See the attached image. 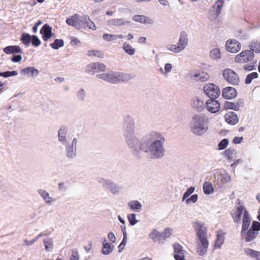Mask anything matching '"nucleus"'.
I'll use <instances>...</instances> for the list:
<instances>
[{
	"label": "nucleus",
	"instance_id": "58836bf2",
	"mask_svg": "<svg viewBox=\"0 0 260 260\" xmlns=\"http://www.w3.org/2000/svg\"><path fill=\"white\" fill-rule=\"evenodd\" d=\"M159 235L160 233L156 229H154L149 235L154 242H159Z\"/></svg>",
	"mask_w": 260,
	"mask_h": 260
},
{
	"label": "nucleus",
	"instance_id": "8fccbe9b",
	"mask_svg": "<svg viewBox=\"0 0 260 260\" xmlns=\"http://www.w3.org/2000/svg\"><path fill=\"white\" fill-rule=\"evenodd\" d=\"M224 237L220 234L217 235V239L215 241V246L217 248H220L221 245L223 243Z\"/></svg>",
	"mask_w": 260,
	"mask_h": 260
},
{
	"label": "nucleus",
	"instance_id": "7ed1b4c3",
	"mask_svg": "<svg viewBox=\"0 0 260 260\" xmlns=\"http://www.w3.org/2000/svg\"><path fill=\"white\" fill-rule=\"evenodd\" d=\"M191 132L196 136L201 137L206 134L209 128V118L206 115L195 114L191 118L189 123Z\"/></svg>",
	"mask_w": 260,
	"mask_h": 260
},
{
	"label": "nucleus",
	"instance_id": "f704fd0d",
	"mask_svg": "<svg viewBox=\"0 0 260 260\" xmlns=\"http://www.w3.org/2000/svg\"><path fill=\"white\" fill-rule=\"evenodd\" d=\"M122 49L126 53L129 55H133L136 52L135 49L133 48L131 45L126 43L123 44Z\"/></svg>",
	"mask_w": 260,
	"mask_h": 260
},
{
	"label": "nucleus",
	"instance_id": "f03ea898",
	"mask_svg": "<svg viewBox=\"0 0 260 260\" xmlns=\"http://www.w3.org/2000/svg\"><path fill=\"white\" fill-rule=\"evenodd\" d=\"M122 128L123 137L127 147L134 156L137 158L140 157V140L135 132V122L131 115H127L124 116Z\"/></svg>",
	"mask_w": 260,
	"mask_h": 260
},
{
	"label": "nucleus",
	"instance_id": "09e8293b",
	"mask_svg": "<svg viewBox=\"0 0 260 260\" xmlns=\"http://www.w3.org/2000/svg\"><path fill=\"white\" fill-rule=\"evenodd\" d=\"M229 143V140L226 138L222 139L218 144V149L222 150L224 149L228 145Z\"/></svg>",
	"mask_w": 260,
	"mask_h": 260
},
{
	"label": "nucleus",
	"instance_id": "6ab92c4d",
	"mask_svg": "<svg viewBox=\"0 0 260 260\" xmlns=\"http://www.w3.org/2000/svg\"><path fill=\"white\" fill-rule=\"evenodd\" d=\"M250 218L249 216V214L247 210L244 211V214L242 219V226L241 232V235H243L245 234V232L248 230L250 224Z\"/></svg>",
	"mask_w": 260,
	"mask_h": 260
},
{
	"label": "nucleus",
	"instance_id": "6e6552de",
	"mask_svg": "<svg viewBox=\"0 0 260 260\" xmlns=\"http://www.w3.org/2000/svg\"><path fill=\"white\" fill-rule=\"evenodd\" d=\"M222 75L224 79L232 85H238L240 81L238 75L232 69H224L223 71Z\"/></svg>",
	"mask_w": 260,
	"mask_h": 260
},
{
	"label": "nucleus",
	"instance_id": "774afa93",
	"mask_svg": "<svg viewBox=\"0 0 260 260\" xmlns=\"http://www.w3.org/2000/svg\"><path fill=\"white\" fill-rule=\"evenodd\" d=\"M22 59V56L20 54H14L13 55L11 60L14 62H18Z\"/></svg>",
	"mask_w": 260,
	"mask_h": 260
},
{
	"label": "nucleus",
	"instance_id": "de8ad7c7",
	"mask_svg": "<svg viewBox=\"0 0 260 260\" xmlns=\"http://www.w3.org/2000/svg\"><path fill=\"white\" fill-rule=\"evenodd\" d=\"M76 96L79 101L83 102L86 96V91L82 88L80 89L77 91Z\"/></svg>",
	"mask_w": 260,
	"mask_h": 260
},
{
	"label": "nucleus",
	"instance_id": "dca6fc26",
	"mask_svg": "<svg viewBox=\"0 0 260 260\" xmlns=\"http://www.w3.org/2000/svg\"><path fill=\"white\" fill-rule=\"evenodd\" d=\"M40 34L44 41H47L50 38L54 36L52 32V27L48 24H44L40 30Z\"/></svg>",
	"mask_w": 260,
	"mask_h": 260
},
{
	"label": "nucleus",
	"instance_id": "1a4fd4ad",
	"mask_svg": "<svg viewBox=\"0 0 260 260\" xmlns=\"http://www.w3.org/2000/svg\"><path fill=\"white\" fill-rule=\"evenodd\" d=\"M253 58V52L249 50H246L237 55L235 58V60L237 62L245 63L252 60Z\"/></svg>",
	"mask_w": 260,
	"mask_h": 260
},
{
	"label": "nucleus",
	"instance_id": "864d4df0",
	"mask_svg": "<svg viewBox=\"0 0 260 260\" xmlns=\"http://www.w3.org/2000/svg\"><path fill=\"white\" fill-rule=\"evenodd\" d=\"M167 48L169 50L176 53H179L181 51V49L179 48L178 45L174 44L167 45Z\"/></svg>",
	"mask_w": 260,
	"mask_h": 260
},
{
	"label": "nucleus",
	"instance_id": "412c9836",
	"mask_svg": "<svg viewBox=\"0 0 260 260\" xmlns=\"http://www.w3.org/2000/svg\"><path fill=\"white\" fill-rule=\"evenodd\" d=\"M39 194L42 198L45 203L50 205L52 203L56 201V199L49 196V194L47 191L43 189H39L37 190Z\"/></svg>",
	"mask_w": 260,
	"mask_h": 260
},
{
	"label": "nucleus",
	"instance_id": "20e7f679",
	"mask_svg": "<svg viewBox=\"0 0 260 260\" xmlns=\"http://www.w3.org/2000/svg\"><path fill=\"white\" fill-rule=\"evenodd\" d=\"M193 228L199 239L197 252L200 255H204L208 247V241L207 238V229L204 226V223L200 221L193 222Z\"/></svg>",
	"mask_w": 260,
	"mask_h": 260
},
{
	"label": "nucleus",
	"instance_id": "5fc2aeb1",
	"mask_svg": "<svg viewBox=\"0 0 260 260\" xmlns=\"http://www.w3.org/2000/svg\"><path fill=\"white\" fill-rule=\"evenodd\" d=\"M235 151V150L234 148L230 147L224 151V153L229 159H232L233 158V155Z\"/></svg>",
	"mask_w": 260,
	"mask_h": 260
},
{
	"label": "nucleus",
	"instance_id": "bf43d9fd",
	"mask_svg": "<svg viewBox=\"0 0 260 260\" xmlns=\"http://www.w3.org/2000/svg\"><path fill=\"white\" fill-rule=\"evenodd\" d=\"M198 196L197 194H194L191 196L189 198H188L186 200V203L187 204H189L190 203H195L198 201Z\"/></svg>",
	"mask_w": 260,
	"mask_h": 260
},
{
	"label": "nucleus",
	"instance_id": "e2e57ef3",
	"mask_svg": "<svg viewBox=\"0 0 260 260\" xmlns=\"http://www.w3.org/2000/svg\"><path fill=\"white\" fill-rule=\"evenodd\" d=\"M79 258V256L78 250L76 249H73L70 257L71 260H78Z\"/></svg>",
	"mask_w": 260,
	"mask_h": 260
},
{
	"label": "nucleus",
	"instance_id": "6e6d98bb",
	"mask_svg": "<svg viewBox=\"0 0 260 260\" xmlns=\"http://www.w3.org/2000/svg\"><path fill=\"white\" fill-rule=\"evenodd\" d=\"M58 188L60 192H66L68 189V186L67 182H60L58 183Z\"/></svg>",
	"mask_w": 260,
	"mask_h": 260
},
{
	"label": "nucleus",
	"instance_id": "4c0bfd02",
	"mask_svg": "<svg viewBox=\"0 0 260 260\" xmlns=\"http://www.w3.org/2000/svg\"><path fill=\"white\" fill-rule=\"evenodd\" d=\"M50 47L54 49H58L64 46V41L62 39H55L53 43L50 44Z\"/></svg>",
	"mask_w": 260,
	"mask_h": 260
},
{
	"label": "nucleus",
	"instance_id": "39448f33",
	"mask_svg": "<svg viewBox=\"0 0 260 260\" xmlns=\"http://www.w3.org/2000/svg\"><path fill=\"white\" fill-rule=\"evenodd\" d=\"M88 16H79L76 14L71 17L68 18L66 20V22L68 25L74 26L77 29H86V25L88 20Z\"/></svg>",
	"mask_w": 260,
	"mask_h": 260
},
{
	"label": "nucleus",
	"instance_id": "49530a36",
	"mask_svg": "<svg viewBox=\"0 0 260 260\" xmlns=\"http://www.w3.org/2000/svg\"><path fill=\"white\" fill-rule=\"evenodd\" d=\"M223 106L225 109H232L235 111H238V107L236 106L235 103L226 101Z\"/></svg>",
	"mask_w": 260,
	"mask_h": 260
},
{
	"label": "nucleus",
	"instance_id": "2eb2a0df",
	"mask_svg": "<svg viewBox=\"0 0 260 260\" xmlns=\"http://www.w3.org/2000/svg\"><path fill=\"white\" fill-rule=\"evenodd\" d=\"M241 49V44L236 40H228L226 43V49L230 52L236 53Z\"/></svg>",
	"mask_w": 260,
	"mask_h": 260
},
{
	"label": "nucleus",
	"instance_id": "c03bdc74",
	"mask_svg": "<svg viewBox=\"0 0 260 260\" xmlns=\"http://www.w3.org/2000/svg\"><path fill=\"white\" fill-rule=\"evenodd\" d=\"M210 55L213 59H217L220 58V52L219 49L218 48L212 49L210 51Z\"/></svg>",
	"mask_w": 260,
	"mask_h": 260
},
{
	"label": "nucleus",
	"instance_id": "79ce46f5",
	"mask_svg": "<svg viewBox=\"0 0 260 260\" xmlns=\"http://www.w3.org/2000/svg\"><path fill=\"white\" fill-rule=\"evenodd\" d=\"M87 55L88 56H94L100 58H103L104 56V54L102 52L95 50H90L88 51Z\"/></svg>",
	"mask_w": 260,
	"mask_h": 260
},
{
	"label": "nucleus",
	"instance_id": "473e14b6",
	"mask_svg": "<svg viewBox=\"0 0 260 260\" xmlns=\"http://www.w3.org/2000/svg\"><path fill=\"white\" fill-rule=\"evenodd\" d=\"M194 77L197 81L204 82L209 79V76L207 73L202 72L199 73H196L194 75Z\"/></svg>",
	"mask_w": 260,
	"mask_h": 260
},
{
	"label": "nucleus",
	"instance_id": "0eeeda50",
	"mask_svg": "<svg viewBox=\"0 0 260 260\" xmlns=\"http://www.w3.org/2000/svg\"><path fill=\"white\" fill-rule=\"evenodd\" d=\"M204 91L210 99H216L220 93L219 87L213 83L206 84L204 87Z\"/></svg>",
	"mask_w": 260,
	"mask_h": 260
},
{
	"label": "nucleus",
	"instance_id": "c9c22d12",
	"mask_svg": "<svg viewBox=\"0 0 260 260\" xmlns=\"http://www.w3.org/2000/svg\"><path fill=\"white\" fill-rule=\"evenodd\" d=\"M31 36L29 34L23 33L21 36L20 40L25 46L28 47L31 40Z\"/></svg>",
	"mask_w": 260,
	"mask_h": 260
},
{
	"label": "nucleus",
	"instance_id": "338daca9",
	"mask_svg": "<svg viewBox=\"0 0 260 260\" xmlns=\"http://www.w3.org/2000/svg\"><path fill=\"white\" fill-rule=\"evenodd\" d=\"M174 258L176 260H184V252H180L179 253H175L174 254Z\"/></svg>",
	"mask_w": 260,
	"mask_h": 260
},
{
	"label": "nucleus",
	"instance_id": "c85d7f7f",
	"mask_svg": "<svg viewBox=\"0 0 260 260\" xmlns=\"http://www.w3.org/2000/svg\"><path fill=\"white\" fill-rule=\"evenodd\" d=\"M113 248L114 246L111 243L106 242V239L105 238L103 242L102 253L104 255H108L112 252Z\"/></svg>",
	"mask_w": 260,
	"mask_h": 260
},
{
	"label": "nucleus",
	"instance_id": "393cba45",
	"mask_svg": "<svg viewBox=\"0 0 260 260\" xmlns=\"http://www.w3.org/2000/svg\"><path fill=\"white\" fill-rule=\"evenodd\" d=\"M132 19L136 22L143 24H152L153 23V21L149 17L144 15H136L133 16Z\"/></svg>",
	"mask_w": 260,
	"mask_h": 260
},
{
	"label": "nucleus",
	"instance_id": "a211bd4d",
	"mask_svg": "<svg viewBox=\"0 0 260 260\" xmlns=\"http://www.w3.org/2000/svg\"><path fill=\"white\" fill-rule=\"evenodd\" d=\"M114 72L110 71L108 73H103L96 75V77L106 82L115 84Z\"/></svg>",
	"mask_w": 260,
	"mask_h": 260
},
{
	"label": "nucleus",
	"instance_id": "9d476101",
	"mask_svg": "<svg viewBox=\"0 0 260 260\" xmlns=\"http://www.w3.org/2000/svg\"><path fill=\"white\" fill-rule=\"evenodd\" d=\"M216 99H210L206 102V108L207 110L211 113H216L218 112L220 108L219 102L215 100Z\"/></svg>",
	"mask_w": 260,
	"mask_h": 260
},
{
	"label": "nucleus",
	"instance_id": "ea45409f",
	"mask_svg": "<svg viewBox=\"0 0 260 260\" xmlns=\"http://www.w3.org/2000/svg\"><path fill=\"white\" fill-rule=\"evenodd\" d=\"M43 242L45 249L47 251H51L53 247V240L51 238L44 239Z\"/></svg>",
	"mask_w": 260,
	"mask_h": 260
},
{
	"label": "nucleus",
	"instance_id": "cd10ccee",
	"mask_svg": "<svg viewBox=\"0 0 260 260\" xmlns=\"http://www.w3.org/2000/svg\"><path fill=\"white\" fill-rule=\"evenodd\" d=\"M257 232H254L249 229L243 235H241L242 237H244L245 241L246 242H249L254 239L256 236L258 235Z\"/></svg>",
	"mask_w": 260,
	"mask_h": 260
},
{
	"label": "nucleus",
	"instance_id": "a18cd8bd",
	"mask_svg": "<svg viewBox=\"0 0 260 260\" xmlns=\"http://www.w3.org/2000/svg\"><path fill=\"white\" fill-rule=\"evenodd\" d=\"M18 75V72L16 71L0 72V76L4 78H8L16 76Z\"/></svg>",
	"mask_w": 260,
	"mask_h": 260
},
{
	"label": "nucleus",
	"instance_id": "a19ab883",
	"mask_svg": "<svg viewBox=\"0 0 260 260\" xmlns=\"http://www.w3.org/2000/svg\"><path fill=\"white\" fill-rule=\"evenodd\" d=\"M223 1L222 0H218L215 5L213 6V8H215V15L216 16H218L221 10V8L223 7Z\"/></svg>",
	"mask_w": 260,
	"mask_h": 260
},
{
	"label": "nucleus",
	"instance_id": "b1692460",
	"mask_svg": "<svg viewBox=\"0 0 260 260\" xmlns=\"http://www.w3.org/2000/svg\"><path fill=\"white\" fill-rule=\"evenodd\" d=\"M109 24L115 26L119 27L128 25H129L131 24V21L125 18H114L109 20Z\"/></svg>",
	"mask_w": 260,
	"mask_h": 260
},
{
	"label": "nucleus",
	"instance_id": "ddd939ff",
	"mask_svg": "<svg viewBox=\"0 0 260 260\" xmlns=\"http://www.w3.org/2000/svg\"><path fill=\"white\" fill-rule=\"evenodd\" d=\"M68 131L69 129L67 126L61 125L57 132L58 141L62 145L66 144L69 142L67 137Z\"/></svg>",
	"mask_w": 260,
	"mask_h": 260
},
{
	"label": "nucleus",
	"instance_id": "f257e3e1",
	"mask_svg": "<svg viewBox=\"0 0 260 260\" xmlns=\"http://www.w3.org/2000/svg\"><path fill=\"white\" fill-rule=\"evenodd\" d=\"M164 134L156 131H151L144 135L140 140L141 151L150 154L153 159H160L165 154Z\"/></svg>",
	"mask_w": 260,
	"mask_h": 260
},
{
	"label": "nucleus",
	"instance_id": "603ef678",
	"mask_svg": "<svg viewBox=\"0 0 260 260\" xmlns=\"http://www.w3.org/2000/svg\"><path fill=\"white\" fill-rule=\"evenodd\" d=\"M31 39L30 42L35 47H38L41 43L40 40L36 35H32Z\"/></svg>",
	"mask_w": 260,
	"mask_h": 260
},
{
	"label": "nucleus",
	"instance_id": "4468645a",
	"mask_svg": "<svg viewBox=\"0 0 260 260\" xmlns=\"http://www.w3.org/2000/svg\"><path fill=\"white\" fill-rule=\"evenodd\" d=\"M191 105L192 109L198 112H202L206 107V104L205 105L204 102L199 96L192 99Z\"/></svg>",
	"mask_w": 260,
	"mask_h": 260
},
{
	"label": "nucleus",
	"instance_id": "7c9ffc66",
	"mask_svg": "<svg viewBox=\"0 0 260 260\" xmlns=\"http://www.w3.org/2000/svg\"><path fill=\"white\" fill-rule=\"evenodd\" d=\"M172 230L168 228L165 229L164 231L160 233L159 235V243H163L166 239L170 237L172 234Z\"/></svg>",
	"mask_w": 260,
	"mask_h": 260
},
{
	"label": "nucleus",
	"instance_id": "9b49d317",
	"mask_svg": "<svg viewBox=\"0 0 260 260\" xmlns=\"http://www.w3.org/2000/svg\"><path fill=\"white\" fill-rule=\"evenodd\" d=\"M115 84L119 82H127L132 79L134 75L131 73L114 72Z\"/></svg>",
	"mask_w": 260,
	"mask_h": 260
},
{
	"label": "nucleus",
	"instance_id": "c756f323",
	"mask_svg": "<svg viewBox=\"0 0 260 260\" xmlns=\"http://www.w3.org/2000/svg\"><path fill=\"white\" fill-rule=\"evenodd\" d=\"M127 206L135 212H139L142 209V205L138 201L134 200L127 203Z\"/></svg>",
	"mask_w": 260,
	"mask_h": 260
},
{
	"label": "nucleus",
	"instance_id": "0e129e2a",
	"mask_svg": "<svg viewBox=\"0 0 260 260\" xmlns=\"http://www.w3.org/2000/svg\"><path fill=\"white\" fill-rule=\"evenodd\" d=\"M97 72H104L106 69V66L103 63L96 62Z\"/></svg>",
	"mask_w": 260,
	"mask_h": 260
},
{
	"label": "nucleus",
	"instance_id": "13d9d810",
	"mask_svg": "<svg viewBox=\"0 0 260 260\" xmlns=\"http://www.w3.org/2000/svg\"><path fill=\"white\" fill-rule=\"evenodd\" d=\"M103 39L108 42L112 41L117 40L116 35L105 34L103 35Z\"/></svg>",
	"mask_w": 260,
	"mask_h": 260
},
{
	"label": "nucleus",
	"instance_id": "5701e85b",
	"mask_svg": "<svg viewBox=\"0 0 260 260\" xmlns=\"http://www.w3.org/2000/svg\"><path fill=\"white\" fill-rule=\"evenodd\" d=\"M225 121L229 124L235 125L239 121V118L236 113L229 112L224 115Z\"/></svg>",
	"mask_w": 260,
	"mask_h": 260
},
{
	"label": "nucleus",
	"instance_id": "a878e982",
	"mask_svg": "<svg viewBox=\"0 0 260 260\" xmlns=\"http://www.w3.org/2000/svg\"><path fill=\"white\" fill-rule=\"evenodd\" d=\"M105 188L110 191L113 194L118 193L121 188L118 184L114 183L110 180L109 181L107 182Z\"/></svg>",
	"mask_w": 260,
	"mask_h": 260
},
{
	"label": "nucleus",
	"instance_id": "680f3d73",
	"mask_svg": "<svg viewBox=\"0 0 260 260\" xmlns=\"http://www.w3.org/2000/svg\"><path fill=\"white\" fill-rule=\"evenodd\" d=\"M174 254L179 253L180 252H183L182 246L178 243H175L173 245Z\"/></svg>",
	"mask_w": 260,
	"mask_h": 260
},
{
	"label": "nucleus",
	"instance_id": "37998d69",
	"mask_svg": "<svg viewBox=\"0 0 260 260\" xmlns=\"http://www.w3.org/2000/svg\"><path fill=\"white\" fill-rule=\"evenodd\" d=\"M258 76L257 72H252L248 74L245 79V83L247 84L251 83L253 79L258 78Z\"/></svg>",
	"mask_w": 260,
	"mask_h": 260
},
{
	"label": "nucleus",
	"instance_id": "4d7b16f0",
	"mask_svg": "<svg viewBox=\"0 0 260 260\" xmlns=\"http://www.w3.org/2000/svg\"><path fill=\"white\" fill-rule=\"evenodd\" d=\"M249 229L258 233V231H260V223L257 221H253Z\"/></svg>",
	"mask_w": 260,
	"mask_h": 260
},
{
	"label": "nucleus",
	"instance_id": "f8f14e48",
	"mask_svg": "<svg viewBox=\"0 0 260 260\" xmlns=\"http://www.w3.org/2000/svg\"><path fill=\"white\" fill-rule=\"evenodd\" d=\"M215 179L218 187L221 188L223 184L231 181V177L226 171L223 170L220 173L217 178L215 177Z\"/></svg>",
	"mask_w": 260,
	"mask_h": 260
},
{
	"label": "nucleus",
	"instance_id": "f3484780",
	"mask_svg": "<svg viewBox=\"0 0 260 260\" xmlns=\"http://www.w3.org/2000/svg\"><path fill=\"white\" fill-rule=\"evenodd\" d=\"M222 95L224 99L231 100L235 98L237 96V92L235 88L229 86L223 88Z\"/></svg>",
	"mask_w": 260,
	"mask_h": 260
},
{
	"label": "nucleus",
	"instance_id": "052dcab7",
	"mask_svg": "<svg viewBox=\"0 0 260 260\" xmlns=\"http://www.w3.org/2000/svg\"><path fill=\"white\" fill-rule=\"evenodd\" d=\"M251 51L258 53L260 52V43L255 42L251 45Z\"/></svg>",
	"mask_w": 260,
	"mask_h": 260
},
{
	"label": "nucleus",
	"instance_id": "3c124183",
	"mask_svg": "<svg viewBox=\"0 0 260 260\" xmlns=\"http://www.w3.org/2000/svg\"><path fill=\"white\" fill-rule=\"evenodd\" d=\"M136 216V214L134 213H132L127 215V218L131 225H134L138 222Z\"/></svg>",
	"mask_w": 260,
	"mask_h": 260
},
{
	"label": "nucleus",
	"instance_id": "4be33fe9",
	"mask_svg": "<svg viewBox=\"0 0 260 260\" xmlns=\"http://www.w3.org/2000/svg\"><path fill=\"white\" fill-rule=\"evenodd\" d=\"M188 44V37L187 33L185 31H181L180 34L179 39L177 45L182 51L184 49Z\"/></svg>",
	"mask_w": 260,
	"mask_h": 260
},
{
	"label": "nucleus",
	"instance_id": "bb28decb",
	"mask_svg": "<svg viewBox=\"0 0 260 260\" xmlns=\"http://www.w3.org/2000/svg\"><path fill=\"white\" fill-rule=\"evenodd\" d=\"M3 51L6 54L22 53V49L19 46H8L3 49Z\"/></svg>",
	"mask_w": 260,
	"mask_h": 260
},
{
	"label": "nucleus",
	"instance_id": "2f4dec72",
	"mask_svg": "<svg viewBox=\"0 0 260 260\" xmlns=\"http://www.w3.org/2000/svg\"><path fill=\"white\" fill-rule=\"evenodd\" d=\"M244 209V207L243 206H240L237 208L236 211L233 215V217L235 222L239 223L240 222L241 216L243 213Z\"/></svg>",
	"mask_w": 260,
	"mask_h": 260
},
{
	"label": "nucleus",
	"instance_id": "aec40b11",
	"mask_svg": "<svg viewBox=\"0 0 260 260\" xmlns=\"http://www.w3.org/2000/svg\"><path fill=\"white\" fill-rule=\"evenodd\" d=\"M20 74L27 75L28 77H36L39 74V70L34 67H27L22 69L20 71Z\"/></svg>",
	"mask_w": 260,
	"mask_h": 260
},
{
	"label": "nucleus",
	"instance_id": "423d86ee",
	"mask_svg": "<svg viewBox=\"0 0 260 260\" xmlns=\"http://www.w3.org/2000/svg\"><path fill=\"white\" fill-rule=\"evenodd\" d=\"M78 140L76 138H74L72 140L71 143L70 142L63 144L65 147V155L69 160H74L77 156V145Z\"/></svg>",
	"mask_w": 260,
	"mask_h": 260
},
{
	"label": "nucleus",
	"instance_id": "e433bc0d",
	"mask_svg": "<svg viewBox=\"0 0 260 260\" xmlns=\"http://www.w3.org/2000/svg\"><path fill=\"white\" fill-rule=\"evenodd\" d=\"M96 62H93L88 64L85 69V72L88 74L93 75L97 72Z\"/></svg>",
	"mask_w": 260,
	"mask_h": 260
},
{
	"label": "nucleus",
	"instance_id": "72a5a7b5",
	"mask_svg": "<svg viewBox=\"0 0 260 260\" xmlns=\"http://www.w3.org/2000/svg\"><path fill=\"white\" fill-rule=\"evenodd\" d=\"M203 190L206 194H209L213 192L214 188L212 184L209 182H205L203 184Z\"/></svg>",
	"mask_w": 260,
	"mask_h": 260
},
{
	"label": "nucleus",
	"instance_id": "69168bd1",
	"mask_svg": "<svg viewBox=\"0 0 260 260\" xmlns=\"http://www.w3.org/2000/svg\"><path fill=\"white\" fill-rule=\"evenodd\" d=\"M88 28L89 29H91L93 30L96 29V26L94 23L90 19L89 17L88 18V20L87 22V24L86 25V28Z\"/></svg>",
	"mask_w": 260,
	"mask_h": 260
}]
</instances>
